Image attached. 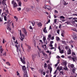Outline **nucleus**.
I'll list each match as a JSON object with an SVG mask.
<instances>
[{
    "label": "nucleus",
    "instance_id": "obj_35",
    "mask_svg": "<svg viewBox=\"0 0 77 77\" xmlns=\"http://www.w3.org/2000/svg\"><path fill=\"white\" fill-rule=\"evenodd\" d=\"M46 40V38L45 37L43 36V41H45Z\"/></svg>",
    "mask_w": 77,
    "mask_h": 77
},
{
    "label": "nucleus",
    "instance_id": "obj_3",
    "mask_svg": "<svg viewBox=\"0 0 77 77\" xmlns=\"http://www.w3.org/2000/svg\"><path fill=\"white\" fill-rule=\"evenodd\" d=\"M6 0H3L2 1H0V5H2V4L3 5H4L5 6L6 5Z\"/></svg>",
    "mask_w": 77,
    "mask_h": 77
},
{
    "label": "nucleus",
    "instance_id": "obj_33",
    "mask_svg": "<svg viewBox=\"0 0 77 77\" xmlns=\"http://www.w3.org/2000/svg\"><path fill=\"white\" fill-rule=\"evenodd\" d=\"M60 53H61V54H62V53H63V50H60Z\"/></svg>",
    "mask_w": 77,
    "mask_h": 77
},
{
    "label": "nucleus",
    "instance_id": "obj_1",
    "mask_svg": "<svg viewBox=\"0 0 77 77\" xmlns=\"http://www.w3.org/2000/svg\"><path fill=\"white\" fill-rule=\"evenodd\" d=\"M14 42H15V43L16 44L15 45V46L16 47L17 51V52L18 55H19V56H20V53L18 52V47H20V44H19L18 42H17V40H16L15 42L14 41Z\"/></svg>",
    "mask_w": 77,
    "mask_h": 77
},
{
    "label": "nucleus",
    "instance_id": "obj_15",
    "mask_svg": "<svg viewBox=\"0 0 77 77\" xmlns=\"http://www.w3.org/2000/svg\"><path fill=\"white\" fill-rule=\"evenodd\" d=\"M42 54H43V56H45V57H47V55L44 52H42Z\"/></svg>",
    "mask_w": 77,
    "mask_h": 77
},
{
    "label": "nucleus",
    "instance_id": "obj_23",
    "mask_svg": "<svg viewBox=\"0 0 77 77\" xmlns=\"http://www.w3.org/2000/svg\"><path fill=\"white\" fill-rule=\"evenodd\" d=\"M4 20L5 21H7V17L6 16H3Z\"/></svg>",
    "mask_w": 77,
    "mask_h": 77
},
{
    "label": "nucleus",
    "instance_id": "obj_8",
    "mask_svg": "<svg viewBox=\"0 0 77 77\" xmlns=\"http://www.w3.org/2000/svg\"><path fill=\"white\" fill-rule=\"evenodd\" d=\"M23 30L24 31V34H25V35H27V31H26V29L23 28Z\"/></svg>",
    "mask_w": 77,
    "mask_h": 77
},
{
    "label": "nucleus",
    "instance_id": "obj_16",
    "mask_svg": "<svg viewBox=\"0 0 77 77\" xmlns=\"http://www.w3.org/2000/svg\"><path fill=\"white\" fill-rule=\"evenodd\" d=\"M64 69L65 70V71H68V69L66 67V66L65 67H63Z\"/></svg>",
    "mask_w": 77,
    "mask_h": 77
},
{
    "label": "nucleus",
    "instance_id": "obj_14",
    "mask_svg": "<svg viewBox=\"0 0 77 77\" xmlns=\"http://www.w3.org/2000/svg\"><path fill=\"white\" fill-rule=\"evenodd\" d=\"M2 12V10L0 9V22H2L3 20H2L1 17H0V16L1 15V13Z\"/></svg>",
    "mask_w": 77,
    "mask_h": 77
},
{
    "label": "nucleus",
    "instance_id": "obj_47",
    "mask_svg": "<svg viewBox=\"0 0 77 77\" xmlns=\"http://www.w3.org/2000/svg\"><path fill=\"white\" fill-rule=\"evenodd\" d=\"M56 20H57V19H54V22L55 23H56L57 21Z\"/></svg>",
    "mask_w": 77,
    "mask_h": 77
},
{
    "label": "nucleus",
    "instance_id": "obj_27",
    "mask_svg": "<svg viewBox=\"0 0 77 77\" xmlns=\"http://www.w3.org/2000/svg\"><path fill=\"white\" fill-rule=\"evenodd\" d=\"M6 64L8 65V66H11V64H10V63L9 62H6Z\"/></svg>",
    "mask_w": 77,
    "mask_h": 77
},
{
    "label": "nucleus",
    "instance_id": "obj_30",
    "mask_svg": "<svg viewBox=\"0 0 77 77\" xmlns=\"http://www.w3.org/2000/svg\"><path fill=\"white\" fill-rule=\"evenodd\" d=\"M14 18L15 19H16V21H18V17H17V16H14Z\"/></svg>",
    "mask_w": 77,
    "mask_h": 77
},
{
    "label": "nucleus",
    "instance_id": "obj_44",
    "mask_svg": "<svg viewBox=\"0 0 77 77\" xmlns=\"http://www.w3.org/2000/svg\"><path fill=\"white\" fill-rule=\"evenodd\" d=\"M3 56H6V52L4 54H3Z\"/></svg>",
    "mask_w": 77,
    "mask_h": 77
},
{
    "label": "nucleus",
    "instance_id": "obj_4",
    "mask_svg": "<svg viewBox=\"0 0 77 77\" xmlns=\"http://www.w3.org/2000/svg\"><path fill=\"white\" fill-rule=\"evenodd\" d=\"M39 22H37V26L38 27H41L42 26V24L41 23V22H40L39 23Z\"/></svg>",
    "mask_w": 77,
    "mask_h": 77
},
{
    "label": "nucleus",
    "instance_id": "obj_59",
    "mask_svg": "<svg viewBox=\"0 0 77 77\" xmlns=\"http://www.w3.org/2000/svg\"><path fill=\"white\" fill-rule=\"evenodd\" d=\"M29 29H33V28H32V26H29Z\"/></svg>",
    "mask_w": 77,
    "mask_h": 77
},
{
    "label": "nucleus",
    "instance_id": "obj_54",
    "mask_svg": "<svg viewBox=\"0 0 77 77\" xmlns=\"http://www.w3.org/2000/svg\"><path fill=\"white\" fill-rule=\"evenodd\" d=\"M72 60H73V61L74 62H75V60L74 58V57H72Z\"/></svg>",
    "mask_w": 77,
    "mask_h": 77
},
{
    "label": "nucleus",
    "instance_id": "obj_32",
    "mask_svg": "<svg viewBox=\"0 0 77 77\" xmlns=\"http://www.w3.org/2000/svg\"><path fill=\"white\" fill-rule=\"evenodd\" d=\"M61 70H62V67L60 66L59 68V71H60Z\"/></svg>",
    "mask_w": 77,
    "mask_h": 77
},
{
    "label": "nucleus",
    "instance_id": "obj_45",
    "mask_svg": "<svg viewBox=\"0 0 77 77\" xmlns=\"http://www.w3.org/2000/svg\"><path fill=\"white\" fill-rule=\"evenodd\" d=\"M72 56H73V55H75V53L73 52H72Z\"/></svg>",
    "mask_w": 77,
    "mask_h": 77
},
{
    "label": "nucleus",
    "instance_id": "obj_18",
    "mask_svg": "<svg viewBox=\"0 0 77 77\" xmlns=\"http://www.w3.org/2000/svg\"><path fill=\"white\" fill-rule=\"evenodd\" d=\"M58 18H60V19H65V17H63V16L58 17Z\"/></svg>",
    "mask_w": 77,
    "mask_h": 77
},
{
    "label": "nucleus",
    "instance_id": "obj_19",
    "mask_svg": "<svg viewBox=\"0 0 77 77\" xmlns=\"http://www.w3.org/2000/svg\"><path fill=\"white\" fill-rule=\"evenodd\" d=\"M51 34H49L48 35V38H47V39H48V40L49 41L50 39L49 38H51Z\"/></svg>",
    "mask_w": 77,
    "mask_h": 77
},
{
    "label": "nucleus",
    "instance_id": "obj_9",
    "mask_svg": "<svg viewBox=\"0 0 77 77\" xmlns=\"http://www.w3.org/2000/svg\"><path fill=\"white\" fill-rule=\"evenodd\" d=\"M23 70L24 71H26L27 68L26 67V66H23V67L22 68Z\"/></svg>",
    "mask_w": 77,
    "mask_h": 77
},
{
    "label": "nucleus",
    "instance_id": "obj_62",
    "mask_svg": "<svg viewBox=\"0 0 77 77\" xmlns=\"http://www.w3.org/2000/svg\"><path fill=\"white\" fill-rule=\"evenodd\" d=\"M54 39V36H52V37H51V40H53V39Z\"/></svg>",
    "mask_w": 77,
    "mask_h": 77
},
{
    "label": "nucleus",
    "instance_id": "obj_29",
    "mask_svg": "<svg viewBox=\"0 0 77 77\" xmlns=\"http://www.w3.org/2000/svg\"><path fill=\"white\" fill-rule=\"evenodd\" d=\"M47 64L46 63H45L44 67H45V68H47Z\"/></svg>",
    "mask_w": 77,
    "mask_h": 77
},
{
    "label": "nucleus",
    "instance_id": "obj_2",
    "mask_svg": "<svg viewBox=\"0 0 77 77\" xmlns=\"http://www.w3.org/2000/svg\"><path fill=\"white\" fill-rule=\"evenodd\" d=\"M20 36L21 37V38H20V40L22 41H23V39H24V35L23 34L21 35V30H20Z\"/></svg>",
    "mask_w": 77,
    "mask_h": 77
},
{
    "label": "nucleus",
    "instance_id": "obj_6",
    "mask_svg": "<svg viewBox=\"0 0 77 77\" xmlns=\"http://www.w3.org/2000/svg\"><path fill=\"white\" fill-rule=\"evenodd\" d=\"M23 77H29L27 75V72H24L23 74Z\"/></svg>",
    "mask_w": 77,
    "mask_h": 77
},
{
    "label": "nucleus",
    "instance_id": "obj_48",
    "mask_svg": "<svg viewBox=\"0 0 77 77\" xmlns=\"http://www.w3.org/2000/svg\"><path fill=\"white\" fill-rule=\"evenodd\" d=\"M73 57L74 58V59L76 61H77V57L75 56H74Z\"/></svg>",
    "mask_w": 77,
    "mask_h": 77
},
{
    "label": "nucleus",
    "instance_id": "obj_64",
    "mask_svg": "<svg viewBox=\"0 0 77 77\" xmlns=\"http://www.w3.org/2000/svg\"><path fill=\"white\" fill-rule=\"evenodd\" d=\"M13 40L15 41V38L14 37H13Z\"/></svg>",
    "mask_w": 77,
    "mask_h": 77
},
{
    "label": "nucleus",
    "instance_id": "obj_12",
    "mask_svg": "<svg viewBox=\"0 0 77 77\" xmlns=\"http://www.w3.org/2000/svg\"><path fill=\"white\" fill-rule=\"evenodd\" d=\"M59 62H60V60H57V63L55 65V66H57V65L59 63Z\"/></svg>",
    "mask_w": 77,
    "mask_h": 77
},
{
    "label": "nucleus",
    "instance_id": "obj_11",
    "mask_svg": "<svg viewBox=\"0 0 77 77\" xmlns=\"http://www.w3.org/2000/svg\"><path fill=\"white\" fill-rule=\"evenodd\" d=\"M67 54H71V50L69 49L68 51H67Z\"/></svg>",
    "mask_w": 77,
    "mask_h": 77
},
{
    "label": "nucleus",
    "instance_id": "obj_58",
    "mask_svg": "<svg viewBox=\"0 0 77 77\" xmlns=\"http://www.w3.org/2000/svg\"><path fill=\"white\" fill-rule=\"evenodd\" d=\"M28 49H30V48H31V47H30V46L29 45L28 46Z\"/></svg>",
    "mask_w": 77,
    "mask_h": 77
},
{
    "label": "nucleus",
    "instance_id": "obj_20",
    "mask_svg": "<svg viewBox=\"0 0 77 77\" xmlns=\"http://www.w3.org/2000/svg\"><path fill=\"white\" fill-rule=\"evenodd\" d=\"M56 40L57 41H59V40H60V38H59V37L57 36L56 37Z\"/></svg>",
    "mask_w": 77,
    "mask_h": 77
},
{
    "label": "nucleus",
    "instance_id": "obj_28",
    "mask_svg": "<svg viewBox=\"0 0 77 77\" xmlns=\"http://www.w3.org/2000/svg\"><path fill=\"white\" fill-rule=\"evenodd\" d=\"M3 51V49L2 48L1 49H0V52H1V53H2V52Z\"/></svg>",
    "mask_w": 77,
    "mask_h": 77
},
{
    "label": "nucleus",
    "instance_id": "obj_61",
    "mask_svg": "<svg viewBox=\"0 0 77 77\" xmlns=\"http://www.w3.org/2000/svg\"><path fill=\"white\" fill-rule=\"evenodd\" d=\"M57 59H59L60 58V56L58 55L57 56Z\"/></svg>",
    "mask_w": 77,
    "mask_h": 77
},
{
    "label": "nucleus",
    "instance_id": "obj_37",
    "mask_svg": "<svg viewBox=\"0 0 77 77\" xmlns=\"http://www.w3.org/2000/svg\"><path fill=\"white\" fill-rule=\"evenodd\" d=\"M47 9H48V11H50L51 10V7L47 8Z\"/></svg>",
    "mask_w": 77,
    "mask_h": 77
},
{
    "label": "nucleus",
    "instance_id": "obj_25",
    "mask_svg": "<svg viewBox=\"0 0 77 77\" xmlns=\"http://www.w3.org/2000/svg\"><path fill=\"white\" fill-rule=\"evenodd\" d=\"M36 55H32V60H34V58H35L36 57Z\"/></svg>",
    "mask_w": 77,
    "mask_h": 77
},
{
    "label": "nucleus",
    "instance_id": "obj_51",
    "mask_svg": "<svg viewBox=\"0 0 77 77\" xmlns=\"http://www.w3.org/2000/svg\"><path fill=\"white\" fill-rule=\"evenodd\" d=\"M5 41H5V39H3L2 43H5Z\"/></svg>",
    "mask_w": 77,
    "mask_h": 77
},
{
    "label": "nucleus",
    "instance_id": "obj_7",
    "mask_svg": "<svg viewBox=\"0 0 77 77\" xmlns=\"http://www.w3.org/2000/svg\"><path fill=\"white\" fill-rule=\"evenodd\" d=\"M48 69H50V71H52V68H51V67H50V64H48Z\"/></svg>",
    "mask_w": 77,
    "mask_h": 77
},
{
    "label": "nucleus",
    "instance_id": "obj_31",
    "mask_svg": "<svg viewBox=\"0 0 77 77\" xmlns=\"http://www.w3.org/2000/svg\"><path fill=\"white\" fill-rule=\"evenodd\" d=\"M66 64H67L66 62H64L63 63V65L65 66H66Z\"/></svg>",
    "mask_w": 77,
    "mask_h": 77
},
{
    "label": "nucleus",
    "instance_id": "obj_10",
    "mask_svg": "<svg viewBox=\"0 0 77 77\" xmlns=\"http://www.w3.org/2000/svg\"><path fill=\"white\" fill-rule=\"evenodd\" d=\"M43 31L44 33H48L47 30H46V27H45L43 29Z\"/></svg>",
    "mask_w": 77,
    "mask_h": 77
},
{
    "label": "nucleus",
    "instance_id": "obj_46",
    "mask_svg": "<svg viewBox=\"0 0 77 77\" xmlns=\"http://www.w3.org/2000/svg\"><path fill=\"white\" fill-rule=\"evenodd\" d=\"M54 42H53V41H51L50 42V44H53V43Z\"/></svg>",
    "mask_w": 77,
    "mask_h": 77
},
{
    "label": "nucleus",
    "instance_id": "obj_17",
    "mask_svg": "<svg viewBox=\"0 0 77 77\" xmlns=\"http://www.w3.org/2000/svg\"><path fill=\"white\" fill-rule=\"evenodd\" d=\"M76 69V68L75 67H74L73 69L72 70V72L73 73H75V72Z\"/></svg>",
    "mask_w": 77,
    "mask_h": 77
},
{
    "label": "nucleus",
    "instance_id": "obj_57",
    "mask_svg": "<svg viewBox=\"0 0 77 77\" xmlns=\"http://www.w3.org/2000/svg\"><path fill=\"white\" fill-rule=\"evenodd\" d=\"M73 15L74 16H77V14H73Z\"/></svg>",
    "mask_w": 77,
    "mask_h": 77
},
{
    "label": "nucleus",
    "instance_id": "obj_43",
    "mask_svg": "<svg viewBox=\"0 0 77 77\" xmlns=\"http://www.w3.org/2000/svg\"><path fill=\"white\" fill-rule=\"evenodd\" d=\"M18 11H21V8H17Z\"/></svg>",
    "mask_w": 77,
    "mask_h": 77
},
{
    "label": "nucleus",
    "instance_id": "obj_60",
    "mask_svg": "<svg viewBox=\"0 0 77 77\" xmlns=\"http://www.w3.org/2000/svg\"><path fill=\"white\" fill-rule=\"evenodd\" d=\"M51 29H52V28H51V26H50L49 27V30H51Z\"/></svg>",
    "mask_w": 77,
    "mask_h": 77
},
{
    "label": "nucleus",
    "instance_id": "obj_38",
    "mask_svg": "<svg viewBox=\"0 0 77 77\" xmlns=\"http://www.w3.org/2000/svg\"><path fill=\"white\" fill-rule=\"evenodd\" d=\"M67 5V4L66 3V2L65 1H64L63 2V5Z\"/></svg>",
    "mask_w": 77,
    "mask_h": 77
},
{
    "label": "nucleus",
    "instance_id": "obj_56",
    "mask_svg": "<svg viewBox=\"0 0 77 77\" xmlns=\"http://www.w3.org/2000/svg\"><path fill=\"white\" fill-rule=\"evenodd\" d=\"M77 17H74L72 19V20H77Z\"/></svg>",
    "mask_w": 77,
    "mask_h": 77
},
{
    "label": "nucleus",
    "instance_id": "obj_21",
    "mask_svg": "<svg viewBox=\"0 0 77 77\" xmlns=\"http://www.w3.org/2000/svg\"><path fill=\"white\" fill-rule=\"evenodd\" d=\"M70 66L71 68H73L74 67V65L73 64H71L70 65Z\"/></svg>",
    "mask_w": 77,
    "mask_h": 77
},
{
    "label": "nucleus",
    "instance_id": "obj_63",
    "mask_svg": "<svg viewBox=\"0 0 77 77\" xmlns=\"http://www.w3.org/2000/svg\"><path fill=\"white\" fill-rule=\"evenodd\" d=\"M26 10L27 11H29V8H26Z\"/></svg>",
    "mask_w": 77,
    "mask_h": 77
},
{
    "label": "nucleus",
    "instance_id": "obj_40",
    "mask_svg": "<svg viewBox=\"0 0 77 77\" xmlns=\"http://www.w3.org/2000/svg\"><path fill=\"white\" fill-rule=\"evenodd\" d=\"M39 42L41 43L42 44H43V42H42V40H39Z\"/></svg>",
    "mask_w": 77,
    "mask_h": 77
},
{
    "label": "nucleus",
    "instance_id": "obj_5",
    "mask_svg": "<svg viewBox=\"0 0 77 77\" xmlns=\"http://www.w3.org/2000/svg\"><path fill=\"white\" fill-rule=\"evenodd\" d=\"M7 15H8V14H7L6 12L2 13L1 15L2 18H3V16H5L6 17Z\"/></svg>",
    "mask_w": 77,
    "mask_h": 77
},
{
    "label": "nucleus",
    "instance_id": "obj_24",
    "mask_svg": "<svg viewBox=\"0 0 77 77\" xmlns=\"http://www.w3.org/2000/svg\"><path fill=\"white\" fill-rule=\"evenodd\" d=\"M18 4V6H21V2H19Z\"/></svg>",
    "mask_w": 77,
    "mask_h": 77
},
{
    "label": "nucleus",
    "instance_id": "obj_49",
    "mask_svg": "<svg viewBox=\"0 0 77 77\" xmlns=\"http://www.w3.org/2000/svg\"><path fill=\"white\" fill-rule=\"evenodd\" d=\"M58 48L59 49V50L60 51L61 50V49H60V46H59V47Z\"/></svg>",
    "mask_w": 77,
    "mask_h": 77
},
{
    "label": "nucleus",
    "instance_id": "obj_22",
    "mask_svg": "<svg viewBox=\"0 0 77 77\" xmlns=\"http://www.w3.org/2000/svg\"><path fill=\"white\" fill-rule=\"evenodd\" d=\"M41 73L42 74H43V75H45V72H43V71L41 70Z\"/></svg>",
    "mask_w": 77,
    "mask_h": 77
},
{
    "label": "nucleus",
    "instance_id": "obj_42",
    "mask_svg": "<svg viewBox=\"0 0 77 77\" xmlns=\"http://www.w3.org/2000/svg\"><path fill=\"white\" fill-rule=\"evenodd\" d=\"M64 33H63V32H62L61 34V35L62 36H63V37H64Z\"/></svg>",
    "mask_w": 77,
    "mask_h": 77
},
{
    "label": "nucleus",
    "instance_id": "obj_34",
    "mask_svg": "<svg viewBox=\"0 0 77 77\" xmlns=\"http://www.w3.org/2000/svg\"><path fill=\"white\" fill-rule=\"evenodd\" d=\"M22 63L23 64H25L26 63V62H25V60H23V61H21Z\"/></svg>",
    "mask_w": 77,
    "mask_h": 77
},
{
    "label": "nucleus",
    "instance_id": "obj_13",
    "mask_svg": "<svg viewBox=\"0 0 77 77\" xmlns=\"http://www.w3.org/2000/svg\"><path fill=\"white\" fill-rule=\"evenodd\" d=\"M14 8H15L16 7H17V6H18V5H17V3L16 2H14Z\"/></svg>",
    "mask_w": 77,
    "mask_h": 77
},
{
    "label": "nucleus",
    "instance_id": "obj_53",
    "mask_svg": "<svg viewBox=\"0 0 77 77\" xmlns=\"http://www.w3.org/2000/svg\"><path fill=\"white\" fill-rule=\"evenodd\" d=\"M61 42L63 43V44H64V43H65V41H64L63 40L61 41Z\"/></svg>",
    "mask_w": 77,
    "mask_h": 77
},
{
    "label": "nucleus",
    "instance_id": "obj_26",
    "mask_svg": "<svg viewBox=\"0 0 77 77\" xmlns=\"http://www.w3.org/2000/svg\"><path fill=\"white\" fill-rule=\"evenodd\" d=\"M18 51H19L21 54L22 55V53H23V52H21V49L20 48H19V49H18Z\"/></svg>",
    "mask_w": 77,
    "mask_h": 77
},
{
    "label": "nucleus",
    "instance_id": "obj_55",
    "mask_svg": "<svg viewBox=\"0 0 77 77\" xmlns=\"http://www.w3.org/2000/svg\"><path fill=\"white\" fill-rule=\"evenodd\" d=\"M49 46L50 47H52L53 45H52V44H50Z\"/></svg>",
    "mask_w": 77,
    "mask_h": 77
},
{
    "label": "nucleus",
    "instance_id": "obj_50",
    "mask_svg": "<svg viewBox=\"0 0 77 77\" xmlns=\"http://www.w3.org/2000/svg\"><path fill=\"white\" fill-rule=\"evenodd\" d=\"M72 22H73V24H75V20H72Z\"/></svg>",
    "mask_w": 77,
    "mask_h": 77
},
{
    "label": "nucleus",
    "instance_id": "obj_36",
    "mask_svg": "<svg viewBox=\"0 0 77 77\" xmlns=\"http://www.w3.org/2000/svg\"><path fill=\"white\" fill-rule=\"evenodd\" d=\"M7 29L8 30H11V29L9 26H8V27L7 28Z\"/></svg>",
    "mask_w": 77,
    "mask_h": 77
},
{
    "label": "nucleus",
    "instance_id": "obj_52",
    "mask_svg": "<svg viewBox=\"0 0 77 77\" xmlns=\"http://www.w3.org/2000/svg\"><path fill=\"white\" fill-rule=\"evenodd\" d=\"M20 60H21V62H22V61H23V59L22 57H20Z\"/></svg>",
    "mask_w": 77,
    "mask_h": 77
},
{
    "label": "nucleus",
    "instance_id": "obj_39",
    "mask_svg": "<svg viewBox=\"0 0 77 77\" xmlns=\"http://www.w3.org/2000/svg\"><path fill=\"white\" fill-rule=\"evenodd\" d=\"M59 32H60V30H59V29L57 30V33L58 34H59Z\"/></svg>",
    "mask_w": 77,
    "mask_h": 77
},
{
    "label": "nucleus",
    "instance_id": "obj_41",
    "mask_svg": "<svg viewBox=\"0 0 77 77\" xmlns=\"http://www.w3.org/2000/svg\"><path fill=\"white\" fill-rule=\"evenodd\" d=\"M73 38L74 39H75V40H76L77 39V37L76 36H75V37H74Z\"/></svg>",
    "mask_w": 77,
    "mask_h": 77
}]
</instances>
